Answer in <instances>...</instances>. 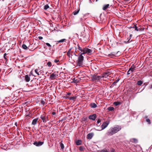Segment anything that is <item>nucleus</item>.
<instances>
[{
    "label": "nucleus",
    "instance_id": "nucleus-1",
    "mask_svg": "<svg viewBox=\"0 0 152 152\" xmlns=\"http://www.w3.org/2000/svg\"><path fill=\"white\" fill-rule=\"evenodd\" d=\"M77 47H75L76 51L74 53V54L76 56H78L77 51H80V53L82 54V55L85 53L90 54L92 53V50L87 48H82L80 47L78 44L77 45Z\"/></svg>",
    "mask_w": 152,
    "mask_h": 152
},
{
    "label": "nucleus",
    "instance_id": "nucleus-2",
    "mask_svg": "<svg viewBox=\"0 0 152 152\" xmlns=\"http://www.w3.org/2000/svg\"><path fill=\"white\" fill-rule=\"evenodd\" d=\"M84 57L82 54H80L78 58L77 64V66H82Z\"/></svg>",
    "mask_w": 152,
    "mask_h": 152
},
{
    "label": "nucleus",
    "instance_id": "nucleus-3",
    "mask_svg": "<svg viewBox=\"0 0 152 152\" xmlns=\"http://www.w3.org/2000/svg\"><path fill=\"white\" fill-rule=\"evenodd\" d=\"M40 118L42 122L44 123H46L47 121L49 120L48 115H47L44 113L41 115Z\"/></svg>",
    "mask_w": 152,
    "mask_h": 152
},
{
    "label": "nucleus",
    "instance_id": "nucleus-4",
    "mask_svg": "<svg viewBox=\"0 0 152 152\" xmlns=\"http://www.w3.org/2000/svg\"><path fill=\"white\" fill-rule=\"evenodd\" d=\"M112 129V127L110 128L106 133V134L108 136H111L115 134V132Z\"/></svg>",
    "mask_w": 152,
    "mask_h": 152
},
{
    "label": "nucleus",
    "instance_id": "nucleus-5",
    "mask_svg": "<svg viewBox=\"0 0 152 152\" xmlns=\"http://www.w3.org/2000/svg\"><path fill=\"white\" fill-rule=\"evenodd\" d=\"M112 129L113 130V131H114V132H115V133H117L118 131H120L121 128V126H120L119 125H115L113 127H112Z\"/></svg>",
    "mask_w": 152,
    "mask_h": 152
},
{
    "label": "nucleus",
    "instance_id": "nucleus-6",
    "mask_svg": "<svg viewBox=\"0 0 152 152\" xmlns=\"http://www.w3.org/2000/svg\"><path fill=\"white\" fill-rule=\"evenodd\" d=\"M102 77L101 76L94 75L92 77L91 80L93 81L96 82V81L99 80Z\"/></svg>",
    "mask_w": 152,
    "mask_h": 152
},
{
    "label": "nucleus",
    "instance_id": "nucleus-7",
    "mask_svg": "<svg viewBox=\"0 0 152 152\" xmlns=\"http://www.w3.org/2000/svg\"><path fill=\"white\" fill-rule=\"evenodd\" d=\"M110 123V122L109 121H107L105 122H103V124L101 125V127L102 128V129L100 130V131L102 130L105 129L106 128L108 124Z\"/></svg>",
    "mask_w": 152,
    "mask_h": 152
},
{
    "label": "nucleus",
    "instance_id": "nucleus-8",
    "mask_svg": "<svg viewBox=\"0 0 152 152\" xmlns=\"http://www.w3.org/2000/svg\"><path fill=\"white\" fill-rule=\"evenodd\" d=\"M44 143V142L42 141H35L34 142L33 144L36 146H40L42 145Z\"/></svg>",
    "mask_w": 152,
    "mask_h": 152
},
{
    "label": "nucleus",
    "instance_id": "nucleus-9",
    "mask_svg": "<svg viewBox=\"0 0 152 152\" xmlns=\"http://www.w3.org/2000/svg\"><path fill=\"white\" fill-rule=\"evenodd\" d=\"M96 114H94L92 115H90L88 118L91 120H92L93 121H94L96 118Z\"/></svg>",
    "mask_w": 152,
    "mask_h": 152
},
{
    "label": "nucleus",
    "instance_id": "nucleus-10",
    "mask_svg": "<svg viewBox=\"0 0 152 152\" xmlns=\"http://www.w3.org/2000/svg\"><path fill=\"white\" fill-rule=\"evenodd\" d=\"M57 76L58 75L56 74L52 73L50 75V78L52 80H53L56 79L57 77Z\"/></svg>",
    "mask_w": 152,
    "mask_h": 152
},
{
    "label": "nucleus",
    "instance_id": "nucleus-11",
    "mask_svg": "<svg viewBox=\"0 0 152 152\" xmlns=\"http://www.w3.org/2000/svg\"><path fill=\"white\" fill-rule=\"evenodd\" d=\"M110 74V72L106 71L103 74L102 76L101 77H107Z\"/></svg>",
    "mask_w": 152,
    "mask_h": 152
},
{
    "label": "nucleus",
    "instance_id": "nucleus-12",
    "mask_svg": "<svg viewBox=\"0 0 152 152\" xmlns=\"http://www.w3.org/2000/svg\"><path fill=\"white\" fill-rule=\"evenodd\" d=\"M94 135L93 133H90L88 134L87 136V137L88 139H91L92 138Z\"/></svg>",
    "mask_w": 152,
    "mask_h": 152
},
{
    "label": "nucleus",
    "instance_id": "nucleus-13",
    "mask_svg": "<svg viewBox=\"0 0 152 152\" xmlns=\"http://www.w3.org/2000/svg\"><path fill=\"white\" fill-rule=\"evenodd\" d=\"M38 119L37 118L33 119L32 122V124L34 126L35 125L37 124Z\"/></svg>",
    "mask_w": 152,
    "mask_h": 152
},
{
    "label": "nucleus",
    "instance_id": "nucleus-14",
    "mask_svg": "<svg viewBox=\"0 0 152 152\" xmlns=\"http://www.w3.org/2000/svg\"><path fill=\"white\" fill-rule=\"evenodd\" d=\"M30 79V77L28 75H26L25 76V80L26 82H29Z\"/></svg>",
    "mask_w": 152,
    "mask_h": 152
},
{
    "label": "nucleus",
    "instance_id": "nucleus-15",
    "mask_svg": "<svg viewBox=\"0 0 152 152\" xmlns=\"http://www.w3.org/2000/svg\"><path fill=\"white\" fill-rule=\"evenodd\" d=\"M90 106L91 108H95L97 107L96 104L94 103H91L90 104Z\"/></svg>",
    "mask_w": 152,
    "mask_h": 152
},
{
    "label": "nucleus",
    "instance_id": "nucleus-16",
    "mask_svg": "<svg viewBox=\"0 0 152 152\" xmlns=\"http://www.w3.org/2000/svg\"><path fill=\"white\" fill-rule=\"evenodd\" d=\"M132 34H130V38L127 41H124V42L126 44H127V43H129L130 42H132V40H130V39H131V38L132 37Z\"/></svg>",
    "mask_w": 152,
    "mask_h": 152
},
{
    "label": "nucleus",
    "instance_id": "nucleus-17",
    "mask_svg": "<svg viewBox=\"0 0 152 152\" xmlns=\"http://www.w3.org/2000/svg\"><path fill=\"white\" fill-rule=\"evenodd\" d=\"M109 6V4H106L104 5L102 8L103 10H106L107 8H108Z\"/></svg>",
    "mask_w": 152,
    "mask_h": 152
},
{
    "label": "nucleus",
    "instance_id": "nucleus-18",
    "mask_svg": "<svg viewBox=\"0 0 152 152\" xmlns=\"http://www.w3.org/2000/svg\"><path fill=\"white\" fill-rule=\"evenodd\" d=\"M82 141L81 140H78L76 142V144L77 145H80L82 144Z\"/></svg>",
    "mask_w": 152,
    "mask_h": 152
},
{
    "label": "nucleus",
    "instance_id": "nucleus-19",
    "mask_svg": "<svg viewBox=\"0 0 152 152\" xmlns=\"http://www.w3.org/2000/svg\"><path fill=\"white\" fill-rule=\"evenodd\" d=\"M85 149V148L83 146H81L79 147V150L81 151H83Z\"/></svg>",
    "mask_w": 152,
    "mask_h": 152
},
{
    "label": "nucleus",
    "instance_id": "nucleus-20",
    "mask_svg": "<svg viewBox=\"0 0 152 152\" xmlns=\"http://www.w3.org/2000/svg\"><path fill=\"white\" fill-rule=\"evenodd\" d=\"M135 66H133V65H132L129 68L131 69V71L132 73L134 72V70L135 69Z\"/></svg>",
    "mask_w": 152,
    "mask_h": 152
},
{
    "label": "nucleus",
    "instance_id": "nucleus-21",
    "mask_svg": "<svg viewBox=\"0 0 152 152\" xmlns=\"http://www.w3.org/2000/svg\"><path fill=\"white\" fill-rule=\"evenodd\" d=\"M131 141L132 142H133L135 143H137V142H138L137 140L136 139H135V138L132 139L131 140Z\"/></svg>",
    "mask_w": 152,
    "mask_h": 152
},
{
    "label": "nucleus",
    "instance_id": "nucleus-22",
    "mask_svg": "<svg viewBox=\"0 0 152 152\" xmlns=\"http://www.w3.org/2000/svg\"><path fill=\"white\" fill-rule=\"evenodd\" d=\"M66 40V39H63L57 41V42L58 43H62L64 42Z\"/></svg>",
    "mask_w": 152,
    "mask_h": 152
},
{
    "label": "nucleus",
    "instance_id": "nucleus-23",
    "mask_svg": "<svg viewBox=\"0 0 152 152\" xmlns=\"http://www.w3.org/2000/svg\"><path fill=\"white\" fill-rule=\"evenodd\" d=\"M60 144L61 148L62 149H63L64 148V144L62 143V142H60Z\"/></svg>",
    "mask_w": 152,
    "mask_h": 152
},
{
    "label": "nucleus",
    "instance_id": "nucleus-24",
    "mask_svg": "<svg viewBox=\"0 0 152 152\" xmlns=\"http://www.w3.org/2000/svg\"><path fill=\"white\" fill-rule=\"evenodd\" d=\"M113 104L115 106H117L120 104V102H114Z\"/></svg>",
    "mask_w": 152,
    "mask_h": 152
},
{
    "label": "nucleus",
    "instance_id": "nucleus-25",
    "mask_svg": "<svg viewBox=\"0 0 152 152\" xmlns=\"http://www.w3.org/2000/svg\"><path fill=\"white\" fill-rule=\"evenodd\" d=\"M130 28H135V30H136L137 31V26L136 25H134L133 27H130Z\"/></svg>",
    "mask_w": 152,
    "mask_h": 152
},
{
    "label": "nucleus",
    "instance_id": "nucleus-26",
    "mask_svg": "<svg viewBox=\"0 0 152 152\" xmlns=\"http://www.w3.org/2000/svg\"><path fill=\"white\" fill-rule=\"evenodd\" d=\"M142 83L143 82L142 81L139 80L138 81L137 84L138 85H141L142 84Z\"/></svg>",
    "mask_w": 152,
    "mask_h": 152
},
{
    "label": "nucleus",
    "instance_id": "nucleus-27",
    "mask_svg": "<svg viewBox=\"0 0 152 152\" xmlns=\"http://www.w3.org/2000/svg\"><path fill=\"white\" fill-rule=\"evenodd\" d=\"M22 48L24 49H27L28 47L25 44H23L22 45Z\"/></svg>",
    "mask_w": 152,
    "mask_h": 152
},
{
    "label": "nucleus",
    "instance_id": "nucleus-28",
    "mask_svg": "<svg viewBox=\"0 0 152 152\" xmlns=\"http://www.w3.org/2000/svg\"><path fill=\"white\" fill-rule=\"evenodd\" d=\"M47 65L49 67H50L51 66H52V63H51V62L50 61H49L47 63Z\"/></svg>",
    "mask_w": 152,
    "mask_h": 152
},
{
    "label": "nucleus",
    "instance_id": "nucleus-29",
    "mask_svg": "<svg viewBox=\"0 0 152 152\" xmlns=\"http://www.w3.org/2000/svg\"><path fill=\"white\" fill-rule=\"evenodd\" d=\"M119 80V79H118L116 80L113 83V84L115 85L116 83H117Z\"/></svg>",
    "mask_w": 152,
    "mask_h": 152
},
{
    "label": "nucleus",
    "instance_id": "nucleus-30",
    "mask_svg": "<svg viewBox=\"0 0 152 152\" xmlns=\"http://www.w3.org/2000/svg\"><path fill=\"white\" fill-rule=\"evenodd\" d=\"M108 110L109 111H112L114 110V108L112 107H108Z\"/></svg>",
    "mask_w": 152,
    "mask_h": 152
},
{
    "label": "nucleus",
    "instance_id": "nucleus-31",
    "mask_svg": "<svg viewBox=\"0 0 152 152\" xmlns=\"http://www.w3.org/2000/svg\"><path fill=\"white\" fill-rule=\"evenodd\" d=\"M49 7V6L48 4L45 5L44 6V9L45 10H47L48 9Z\"/></svg>",
    "mask_w": 152,
    "mask_h": 152
},
{
    "label": "nucleus",
    "instance_id": "nucleus-32",
    "mask_svg": "<svg viewBox=\"0 0 152 152\" xmlns=\"http://www.w3.org/2000/svg\"><path fill=\"white\" fill-rule=\"evenodd\" d=\"M79 11V10H77L76 11H75L73 12V14L74 15H76L78 13Z\"/></svg>",
    "mask_w": 152,
    "mask_h": 152
},
{
    "label": "nucleus",
    "instance_id": "nucleus-33",
    "mask_svg": "<svg viewBox=\"0 0 152 152\" xmlns=\"http://www.w3.org/2000/svg\"><path fill=\"white\" fill-rule=\"evenodd\" d=\"M67 55L69 58L71 57L72 58V55L71 54V53H67Z\"/></svg>",
    "mask_w": 152,
    "mask_h": 152
},
{
    "label": "nucleus",
    "instance_id": "nucleus-34",
    "mask_svg": "<svg viewBox=\"0 0 152 152\" xmlns=\"http://www.w3.org/2000/svg\"><path fill=\"white\" fill-rule=\"evenodd\" d=\"M131 69H129L128 70L127 74V75H129L130 73H132V72H131Z\"/></svg>",
    "mask_w": 152,
    "mask_h": 152
},
{
    "label": "nucleus",
    "instance_id": "nucleus-35",
    "mask_svg": "<svg viewBox=\"0 0 152 152\" xmlns=\"http://www.w3.org/2000/svg\"><path fill=\"white\" fill-rule=\"evenodd\" d=\"M38 69H35L34 70L35 72L38 75H39V74L38 72Z\"/></svg>",
    "mask_w": 152,
    "mask_h": 152
},
{
    "label": "nucleus",
    "instance_id": "nucleus-36",
    "mask_svg": "<svg viewBox=\"0 0 152 152\" xmlns=\"http://www.w3.org/2000/svg\"><path fill=\"white\" fill-rule=\"evenodd\" d=\"M75 99H76V97L75 96L71 97L69 98V99L70 100H73Z\"/></svg>",
    "mask_w": 152,
    "mask_h": 152
},
{
    "label": "nucleus",
    "instance_id": "nucleus-37",
    "mask_svg": "<svg viewBox=\"0 0 152 152\" xmlns=\"http://www.w3.org/2000/svg\"><path fill=\"white\" fill-rule=\"evenodd\" d=\"M101 152H109V151H107L106 149H104L103 150H102L101 151Z\"/></svg>",
    "mask_w": 152,
    "mask_h": 152
},
{
    "label": "nucleus",
    "instance_id": "nucleus-38",
    "mask_svg": "<svg viewBox=\"0 0 152 152\" xmlns=\"http://www.w3.org/2000/svg\"><path fill=\"white\" fill-rule=\"evenodd\" d=\"M146 120L147 122H148L149 124H151V121L150 119L149 118H147Z\"/></svg>",
    "mask_w": 152,
    "mask_h": 152
},
{
    "label": "nucleus",
    "instance_id": "nucleus-39",
    "mask_svg": "<svg viewBox=\"0 0 152 152\" xmlns=\"http://www.w3.org/2000/svg\"><path fill=\"white\" fill-rule=\"evenodd\" d=\"M89 13L86 14L84 15V17H88V16L89 15Z\"/></svg>",
    "mask_w": 152,
    "mask_h": 152
},
{
    "label": "nucleus",
    "instance_id": "nucleus-40",
    "mask_svg": "<svg viewBox=\"0 0 152 152\" xmlns=\"http://www.w3.org/2000/svg\"><path fill=\"white\" fill-rule=\"evenodd\" d=\"M40 102H41V103L43 104V105H44V103H45V102L43 100H41L40 101Z\"/></svg>",
    "mask_w": 152,
    "mask_h": 152
},
{
    "label": "nucleus",
    "instance_id": "nucleus-41",
    "mask_svg": "<svg viewBox=\"0 0 152 152\" xmlns=\"http://www.w3.org/2000/svg\"><path fill=\"white\" fill-rule=\"evenodd\" d=\"M46 44L48 47H51V45H50V44L49 43H46Z\"/></svg>",
    "mask_w": 152,
    "mask_h": 152
},
{
    "label": "nucleus",
    "instance_id": "nucleus-42",
    "mask_svg": "<svg viewBox=\"0 0 152 152\" xmlns=\"http://www.w3.org/2000/svg\"><path fill=\"white\" fill-rule=\"evenodd\" d=\"M77 80H75V78H74L73 79V81L75 83H77L78 81H77Z\"/></svg>",
    "mask_w": 152,
    "mask_h": 152
},
{
    "label": "nucleus",
    "instance_id": "nucleus-43",
    "mask_svg": "<svg viewBox=\"0 0 152 152\" xmlns=\"http://www.w3.org/2000/svg\"><path fill=\"white\" fill-rule=\"evenodd\" d=\"M101 121L100 119H98L97 121V123L98 124H99Z\"/></svg>",
    "mask_w": 152,
    "mask_h": 152
},
{
    "label": "nucleus",
    "instance_id": "nucleus-44",
    "mask_svg": "<svg viewBox=\"0 0 152 152\" xmlns=\"http://www.w3.org/2000/svg\"><path fill=\"white\" fill-rule=\"evenodd\" d=\"M54 62L55 63H57L59 61V60L55 59L54 61Z\"/></svg>",
    "mask_w": 152,
    "mask_h": 152
},
{
    "label": "nucleus",
    "instance_id": "nucleus-45",
    "mask_svg": "<svg viewBox=\"0 0 152 152\" xmlns=\"http://www.w3.org/2000/svg\"><path fill=\"white\" fill-rule=\"evenodd\" d=\"M115 150L113 148H112L111 150V152H115Z\"/></svg>",
    "mask_w": 152,
    "mask_h": 152
},
{
    "label": "nucleus",
    "instance_id": "nucleus-46",
    "mask_svg": "<svg viewBox=\"0 0 152 152\" xmlns=\"http://www.w3.org/2000/svg\"><path fill=\"white\" fill-rule=\"evenodd\" d=\"M38 38L39 39L41 40L43 39V37L41 36H39L38 37Z\"/></svg>",
    "mask_w": 152,
    "mask_h": 152
},
{
    "label": "nucleus",
    "instance_id": "nucleus-47",
    "mask_svg": "<svg viewBox=\"0 0 152 152\" xmlns=\"http://www.w3.org/2000/svg\"><path fill=\"white\" fill-rule=\"evenodd\" d=\"M142 28H137V31H141Z\"/></svg>",
    "mask_w": 152,
    "mask_h": 152
},
{
    "label": "nucleus",
    "instance_id": "nucleus-48",
    "mask_svg": "<svg viewBox=\"0 0 152 152\" xmlns=\"http://www.w3.org/2000/svg\"><path fill=\"white\" fill-rule=\"evenodd\" d=\"M52 114L53 115H56V112H53L52 113Z\"/></svg>",
    "mask_w": 152,
    "mask_h": 152
},
{
    "label": "nucleus",
    "instance_id": "nucleus-49",
    "mask_svg": "<svg viewBox=\"0 0 152 152\" xmlns=\"http://www.w3.org/2000/svg\"><path fill=\"white\" fill-rule=\"evenodd\" d=\"M71 49H69V50L67 52V53H69H69H71Z\"/></svg>",
    "mask_w": 152,
    "mask_h": 152
},
{
    "label": "nucleus",
    "instance_id": "nucleus-50",
    "mask_svg": "<svg viewBox=\"0 0 152 152\" xmlns=\"http://www.w3.org/2000/svg\"><path fill=\"white\" fill-rule=\"evenodd\" d=\"M6 55H7V54H6V53H4V58L5 59H6V58L5 56H6Z\"/></svg>",
    "mask_w": 152,
    "mask_h": 152
},
{
    "label": "nucleus",
    "instance_id": "nucleus-51",
    "mask_svg": "<svg viewBox=\"0 0 152 152\" xmlns=\"http://www.w3.org/2000/svg\"><path fill=\"white\" fill-rule=\"evenodd\" d=\"M71 94V93L69 92L67 94V95H70Z\"/></svg>",
    "mask_w": 152,
    "mask_h": 152
},
{
    "label": "nucleus",
    "instance_id": "nucleus-52",
    "mask_svg": "<svg viewBox=\"0 0 152 152\" xmlns=\"http://www.w3.org/2000/svg\"><path fill=\"white\" fill-rule=\"evenodd\" d=\"M150 89H152V84L151 85L150 87Z\"/></svg>",
    "mask_w": 152,
    "mask_h": 152
},
{
    "label": "nucleus",
    "instance_id": "nucleus-53",
    "mask_svg": "<svg viewBox=\"0 0 152 152\" xmlns=\"http://www.w3.org/2000/svg\"><path fill=\"white\" fill-rule=\"evenodd\" d=\"M110 55H112L113 56H114V54H113L112 53H111V54H110Z\"/></svg>",
    "mask_w": 152,
    "mask_h": 152
},
{
    "label": "nucleus",
    "instance_id": "nucleus-54",
    "mask_svg": "<svg viewBox=\"0 0 152 152\" xmlns=\"http://www.w3.org/2000/svg\"><path fill=\"white\" fill-rule=\"evenodd\" d=\"M71 53H73V52L72 51Z\"/></svg>",
    "mask_w": 152,
    "mask_h": 152
},
{
    "label": "nucleus",
    "instance_id": "nucleus-55",
    "mask_svg": "<svg viewBox=\"0 0 152 152\" xmlns=\"http://www.w3.org/2000/svg\"><path fill=\"white\" fill-rule=\"evenodd\" d=\"M83 119H84V120H83V121H85V118H84Z\"/></svg>",
    "mask_w": 152,
    "mask_h": 152
},
{
    "label": "nucleus",
    "instance_id": "nucleus-56",
    "mask_svg": "<svg viewBox=\"0 0 152 152\" xmlns=\"http://www.w3.org/2000/svg\"><path fill=\"white\" fill-rule=\"evenodd\" d=\"M1 49L0 48V51H1Z\"/></svg>",
    "mask_w": 152,
    "mask_h": 152
},
{
    "label": "nucleus",
    "instance_id": "nucleus-57",
    "mask_svg": "<svg viewBox=\"0 0 152 152\" xmlns=\"http://www.w3.org/2000/svg\"><path fill=\"white\" fill-rule=\"evenodd\" d=\"M98 0H96V1H97Z\"/></svg>",
    "mask_w": 152,
    "mask_h": 152
}]
</instances>
